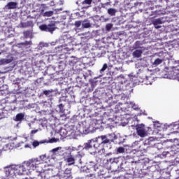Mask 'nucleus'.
I'll return each mask as SVG.
<instances>
[{"instance_id":"nucleus-1","label":"nucleus","mask_w":179,"mask_h":179,"mask_svg":"<svg viewBox=\"0 0 179 179\" xmlns=\"http://www.w3.org/2000/svg\"><path fill=\"white\" fill-rule=\"evenodd\" d=\"M14 170L15 171V174H17V176H24V174H27L29 169L26 163L24 162L22 165L14 166Z\"/></svg>"},{"instance_id":"nucleus-2","label":"nucleus","mask_w":179,"mask_h":179,"mask_svg":"<svg viewBox=\"0 0 179 179\" xmlns=\"http://www.w3.org/2000/svg\"><path fill=\"white\" fill-rule=\"evenodd\" d=\"M39 29L41 31L52 33L55 31V29H57V27H55V23H51L48 25L45 24H41L39 26Z\"/></svg>"},{"instance_id":"nucleus-3","label":"nucleus","mask_w":179,"mask_h":179,"mask_svg":"<svg viewBox=\"0 0 179 179\" xmlns=\"http://www.w3.org/2000/svg\"><path fill=\"white\" fill-rule=\"evenodd\" d=\"M136 131L137 132V135L141 138H145V136H148V133L146 132V129H145V125L143 124H137L136 126Z\"/></svg>"},{"instance_id":"nucleus-4","label":"nucleus","mask_w":179,"mask_h":179,"mask_svg":"<svg viewBox=\"0 0 179 179\" xmlns=\"http://www.w3.org/2000/svg\"><path fill=\"white\" fill-rule=\"evenodd\" d=\"M99 146L100 144H99L97 141L89 140L87 143H84L83 149H85V150H89L90 149H92V148H94V149H99Z\"/></svg>"},{"instance_id":"nucleus-5","label":"nucleus","mask_w":179,"mask_h":179,"mask_svg":"<svg viewBox=\"0 0 179 179\" xmlns=\"http://www.w3.org/2000/svg\"><path fill=\"white\" fill-rule=\"evenodd\" d=\"M25 165H27V169H28V171L36 170L37 167V161L36 159L29 160L25 162Z\"/></svg>"},{"instance_id":"nucleus-6","label":"nucleus","mask_w":179,"mask_h":179,"mask_svg":"<svg viewBox=\"0 0 179 179\" xmlns=\"http://www.w3.org/2000/svg\"><path fill=\"white\" fill-rule=\"evenodd\" d=\"M6 176L8 178H12L16 176V172L15 171V166H9L6 170Z\"/></svg>"},{"instance_id":"nucleus-7","label":"nucleus","mask_w":179,"mask_h":179,"mask_svg":"<svg viewBox=\"0 0 179 179\" xmlns=\"http://www.w3.org/2000/svg\"><path fill=\"white\" fill-rule=\"evenodd\" d=\"M152 24L155 26V29H160L162 26L159 24H163V21L162 18H157L152 21Z\"/></svg>"},{"instance_id":"nucleus-8","label":"nucleus","mask_w":179,"mask_h":179,"mask_svg":"<svg viewBox=\"0 0 179 179\" xmlns=\"http://www.w3.org/2000/svg\"><path fill=\"white\" fill-rule=\"evenodd\" d=\"M6 9H16L17 8V2L10 1L5 6Z\"/></svg>"},{"instance_id":"nucleus-9","label":"nucleus","mask_w":179,"mask_h":179,"mask_svg":"<svg viewBox=\"0 0 179 179\" xmlns=\"http://www.w3.org/2000/svg\"><path fill=\"white\" fill-rule=\"evenodd\" d=\"M92 2H93V0H84L82 2L83 9H87L90 8V5H92Z\"/></svg>"},{"instance_id":"nucleus-10","label":"nucleus","mask_w":179,"mask_h":179,"mask_svg":"<svg viewBox=\"0 0 179 179\" xmlns=\"http://www.w3.org/2000/svg\"><path fill=\"white\" fill-rule=\"evenodd\" d=\"M23 120H24V113H17L14 119V120L16 121V122L23 121Z\"/></svg>"},{"instance_id":"nucleus-11","label":"nucleus","mask_w":179,"mask_h":179,"mask_svg":"<svg viewBox=\"0 0 179 179\" xmlns=\"http://www.w3.org/2000/svg\"><path fill=\"white\" fill-rule=\"evenodd\" d=\"M66 163H68V166H72L75 164V158L72 155H69L66 159Z\"/></svg>"},{"instance_id":"nucleus-12","label":"nucleus","mask_w":179,"mask_h":179,"mask_svg":"<svg viewBox=\"0 0 179 179\" xmlns=\"http://www.w3.org/2000/svg\"><path fill=\"white\" fill-rule=\"evenodd\" d=\"M142 54H143V50H136L133 52V57L134 58H141L142 57Z\"/></svg>"},{"instance_id":"nucleus-13","label":"nucleus","mask_w":179,"mask_h":179,"mask_svg":"<svg viewBox=\"0 0 179 179\" xmlns=\"http://www.w3.org/2000/svg\"><path fill=\"white\" fill-rule=\"evenodd\" d=\"M20 26L23 29H26V27H30V26H33V22L27 21L26 22H20Z\"/></svg>"},{"instance_id":"nucleus-14","label":"nucleus","mask_w":179,"mask_h":179,"mask_svg":"<svg viewBox=\"0 0 179 179\" xmlns=\"http://www.w3.org/2000/svg\"><path fill=\"white\" fill-rule=\"evenodd\" d=\"M142 42H141V41H137L135 42L134 43V50H138L139 48H141V50H145V48L142 47Z\"/></svg>"},{"instance_id":"nucleus-15","label":"nucleus","mask_w":179,"mask_h":179,"mask_svg":"<svg viewBox=\"0 0 179 179\" xmlns=\"http://www.w3.org/2000/svg\"><path fill=\"white\" fill-rule=\"evenodd\" d=\"M45 142H47L45 140H43L41 142H38V141H36L34 140L33 142H32V146L34 148H37V146H39L40 145V143H45Z\"/></svg>"},{"instance_id":"nucleus-16","label":"nucleus","mask_w":179,"mask_h":179,"mask_svg":"<svg viewBox=\"0 0 179 179\" xmlns=\"http://www.w3.org/2000/svg\"><path fill=\"white\" fill-rule=\"evenodd\" d=\"M108 13L110 16H115V13H117V10L115 8H108Z\"/></svg>"},{"instance_id":"nucleus-17","label":"nucleus","mask_w":179,"mask_h":179,"mask_svg":"<svg viewBox=\"0 0 179 179\" xmlns=\"http://www.w3.org/2000/svg\"><path fill=\"white\" fill-rule=\"evenodd\" d=\"M108 162L109 163H115L116 164H118V163H120V157L110 158L108 159Z\"/></svg>"},{"instance_id":"nucleus-18","label":"nucleus","mask_w":179,"mask_h":179,"mask_svg":"<svg viewBox=\"0 0 179 179\" xmlns=\"http://www.w3.org/2000/svg\"><path fill=\"white\" fill-rule=\"evenodd\" d=\"M54 15V11L50 10V11H46L43 13V16L45 17H51Z\"/></svg>"},{"instance_id":"nucleus-19","label":"nucleus","mask_w":179,"mask_h":179,"mask_svg":"<svg viewBox=\"0 0 179 179\" xmlns=\"http://www.w3.org/2000/svg\"><path fill=\"white\" fill-rule=\"evenodd\" d=\"M101 139L102 141L101 143H110V140L108 138H107V136H101Z\"/></svg>"},{"instance_id":"nucleus-20","label":"nucleus","mask_w":179,"mask_h":179,"mask_svg":"<svg viewBox=\"0 0 179 179\" xmlns=\"http://www.w3.org/2000/svg\"><path fill=\"white\" fill-rule=\"evenodd\" d=\"M82 26L83 29H90V27H92V24H90V22H83Z\"/></svg>"},{"instance_id":"nucleus-21","label":"nucleus","mask_w":179,"mask_h":179,"mask_svg":"<svg viewBox=\"0 0 179 179\" xmlns=\"http://www.w3.org/2000/svg\"><path fill=\"white\" fill-rule=\"evenodd\" d=\"M23 34L25 38H29V37H31V32L30 31H25L23 32Z\"/></svg>"},{"instance_id":"nucleus-22","label":"nucleus","mask_w":179,"mask_h":179,"mask_svg":"<svg viewBox=\"0 0 179 179\" xmlns=\"http://www.w3.org/2000/svg\"><path fill=\"white\" fill-rule=\"evenodd\" d=\"M162 62H163V59L157 58L155 60L153 65H156L157 66V65H160V64H162Z\"/></svg>"},{"instance_id":"nucleus-23","label":"nucleus","mask_w":179,"mask_h":179,"mask_svg":"<svg viewBox=\"0 0 179 179\" xmlns=\"http://www.w3.org/2000/svg\"><path fill=\"white\" fill-rule=\"evenodd\" d=\"M110 100H113V96H110L109 100L108 101V103H109V106H105V107H111V106H114V104H117V101H113L110 102Z\"/></svg>"},{"instance_id":"nucleus-24","label":"nucleus","mask_w":179,"mask_h":179,"mask_svg":"<svg viewBox=\"0 0 179 179\" xmlns=\"http://www.w3.org/2000/svg\"><path fill=\"white\" fill-rule=\"evenodd\" d=\"M58 107L59 108V113H65V109H64V105L62 103L59 104Z\"/></svg>"},{"instance_id":"nucleus-25","label":"nucleus","mask_w":179,"mask_h":179,"mask_svg":"<svg viewBox=\"0 0 179 179\" xmlns=\"http://www.w3.org/2000/svg\"><path fill=\"white\" fill-rule=\"evenodd\" d=\"M117 153H124L125 152V148L123 147H119L117 150Z\"/></svg>"},{"instance_id":"nucleus-26","label":"nucleus","mask_w":179,"mask_h":179,"mask_svg":"<svg viewBox=\"0 0 179 179\" xmlns=\"http://www.w3.org/2000/svg\"><path fill=\"white\" fill-rule=\"evenodd\" d=\"M55 142H57V138H52L48 141H46L45 143H54Z\"/></svg>"},{"instance_id":"nucleus-27","label":"nucleus","mask_w":179,"mask_h":179,"mask_svg":"<svg viewBox=\"0 0 179 179\" xmlns=\"http://www.w3.org/2000/svg\"><path fill=\"white\" fill-rule=\"evenodd\" d=\"M107 68H108V66L107 65V63H105L103 65V67L101 68V69L100 70V72H104V71H106V69H107Z\"/></svg>"},{"instance_id":"nucleus-28","label":"nucleus","mask_w":179,"mask_h":179,"mask_svg":"<svg viewBox=\"0 0 179 179\" xmlns=\"http://www.w3.org/2000/svg\"><path fill=\"white\" fill-rule=\"evenodd\" d=\"M112 28H113L112 24H107L106 26V29L108 31H110V30H111Z\"/></svg>"},{"instance_id":"nucleus-29","label":"nucleus","mask_w":179,"mask_h":179,"mask_svg":"<svg viewBox=\"0 0 179 179\" xmlns=\"http://www.w3.org/2000/svg\"><path fill=\"white\" fill-rule=\"evenodd\" d=\"M21 45H31V41H26L24 43H21Z\"/></svg>"},{"instance_id":"nucleus-30","label":"nucleus","mask_w":179,"mask_h":179,"mask_svg":"<svg viewBox=\"0 0 179 179\" xmlns=\"http://www.w3.org/2000/svg\"><path fill=\"white\" fill-rule=\"evenodd\" d=\"M74 24H75L76 27H80V25L82 24V22L81 21H76Z\"/></svg>"},{"instance_id":"nucleus-31","label":"nucleus","mask_w":179,"mask_h":179,"mask_svg":"<svg viewBox=\"0 0 179 179\" xmlns=\"http://www.w3.org/2000/svg\"><path fill=\"white\" fill-rule=\"evenodd\" d=\"M43 94H45V96H50V93H51V91L50 90H44L43 92Z\"/></svg>"},{"instance_id":"nucleus-32","label":"nucleus","mask_w":179,"mask_h":179,"mask_svg":"<svg viewBox=\"0 0 179 179\" xmlns=\"http://www.w3.org/2000/svg\"><path fill=\"white\" fill-rule=\"evenodd\" d=\"M1 62H5L6 64H10L11 60L9 59H3V60H1Z\"/></svg>"},{"instance_id":"nucleus-33","label":"nucleus","mask_w":179,"mask_h":179,"mask_svg":"<svg viewBox=\"0 0 179 179\" xmlns=\"http://www.w3.org/2000/svg\"><path fill=\"white\" fill-rule=\"evenodd\" d=\"M131 108H133V110H135L136 111H138V110H139V108L136 106L135 103L132 105Z\"/></svg>"},{"instance_id":"nucleus-34","label":"nucleus","mask_w":179,"mask_h":179,"mask_svg":"<svg viewBox=\"0 0 179 179\" xmlns=\"http://www.w3.org/2000/svg\"><path fill=\"white\" fill-rule=\"evenodd\" d=\"M173 128H174L175 129H178V131H176V132H179V123L174 124V125H173Z\"/></svg>"},{"instance_id":"nucleus-35","label":"nucleus","mask_w":179,"mask_h":179,"mask_svg":"<svg viewBox=\"0 0 179 179\" xmlns=\"http://www.w3.org/2000/svg\"><path fill=\"white\" fill-rule=\"evenodd\" d=\"M71 171L69 169H66V170L64 171V174H71Z\"/></svg>"},{"instance_id":"nucleus-36","label":"nucleus","mask_w":179,"mask_h":179,"mask_svg":"<svg viewBox=\"0 0 179 179\" xmlns=\"http://www.w3.org/2000/svg\"><path fill=\"white\" fill-rule=\"evenodd\" d=\"M37 132H38V129L32 130L31 131V135H34V134H37Z\"/></svg>"},{"instance_id":"nucleus-37","label":"nucleus","mask_w":179,"mask_h":179,"mask_svg":"<svg viewBox=\"0 0 179 179\" xmlns=\"http://www.w3.org/2000/svg\"><path fill=\"white\" fill-rule=\"evenodd\" d=\"M11 111H15L16 110V106H10V109Z\"/></svg>"},{"instance_id":"nucleus-38","label":"nucleus","mask_w":179,"mask_h":179,"mask_svg":"<svg viewBox=\"0 0 179 179\" xmlns=\"http://www.w3.org/2000/svg\"><path fill=\"white\" fill-rule=\"evenodd\" d=\"M59 149V148H54V149L52 150V151L53 152V153H55V152H58Z\"/></svg>"},{"instance_id":"nucleus-39","label":"nucleus","mask_w":179,"mask_h":179,"mask_svg":"<svg viewBox=\"0 0 179 179\" xmlns=\"http://www.w3.org/2000/svg\"><path fill=\"white\" fill-rule=\"evenodd\" d=\"M76 157H78L80 162V160H82V156H80V154H78L76 155Z\"/></svg>"},{"instance_id":"nucleus-40","label":"nucleus","mask_w":179,"mask_h":179,"mask_svg":"<svg viewBox=\"0 0 179 179\" xmlns=\"http://www.w3.org/2000/svg\"><path fill=\"white\" fill-rule=\"evenodd\" d=\"M24 148H30V146L29 145V144H27L24 145Z\"/></svg>"},{"instance_id":"nucleus-41","label":"nucleus","mask_w":179,"mask_h":179,"mask_svg":"<svg viewBox=\"0 0 179 179\" xmlns=\"http://www.w3.org/2000/svg\"><path fill=\"white\" fill-rule=\"evenodd\" d=\"M152 139H153V138H148V142H150V141H152Z\"/></svg>"},{"instance_id":"nucleus-42","label":"nucleus","mask_w":179,"mask_h":179,"mask_svg":"<svg viewBox=\"0 0 179 179\" xmlns=\"http://www.w3.org/2000/svg\"><path fill=\"white\" fill-rule=\"evenodd\" d=\"M3 115V112H0V116Z\"/></svg>"},{"instance_id":"nucleus-43","label":"nucleus","mask_w":179,"mask_h":179,"mask_svg":"<svg viewBox=\"0 0 179 179\" xmlns=\"http://www.w3.org/2000/svg\"><path fill=\"white\" fill-rule=\"evenodd\" d=\"M2 155V149H0V156Z\"/></svg>"},{"instance_id":"nucleus-44","label":"nucleus","mask_w":179,"mask_h":179,"mask_svg":"<svg viewBox=\"0 0 179 179\" xmlns=\"http://www.w3.org/2000/svg\"><path fill=\"white\" fill-rule=\"evenodd\" d=\"M41 13H43L44 12V9H42V10H41Z\"/></svg>"},{"instance_id":"nucleus-45","label":"nucleus","mask_w":179,"mask_h":179,"mask_svg":"<svg viewBox=\"0 0 179 179\" xmlns=\"http://www.w3.org/2000/svg\"><path fill=\"white\" fill-rule=\"evenodd\" d=\"M42 6H45V5H44V4H42Z\"/></svg>"},{"instance_id":"nucleus-46","label":"nucleus","mask_w":179,"mask_h":179,"mask_svg":"<svg viewBox=\"0 0 179 179\" xmlns=\"http://www.w3.org/2000/svg\"><path fill=\"white\" fill-rule=\"evenodd\" d=\"M1 52H0V55H1Z\"/></svg>"}]
</instances>
